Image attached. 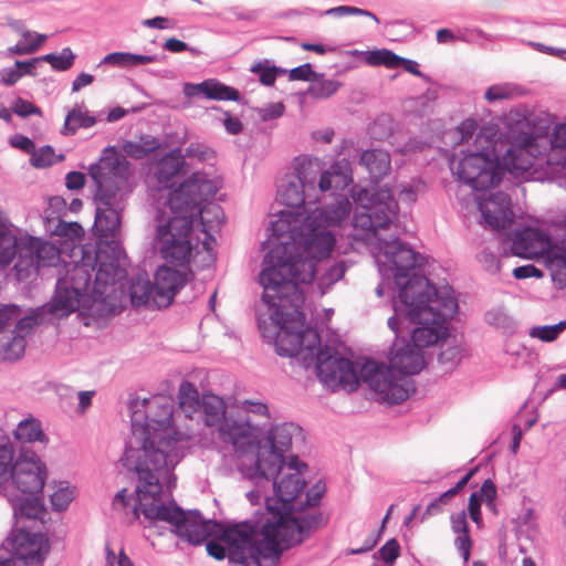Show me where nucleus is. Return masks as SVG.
<instances>
[{
  "mask_svg": "<svg viewBox=\"0 0 566 566\" xmlns=\"http://www.w3.org/2000/svg\"><path fill=\"white\" fill-rule=\"evenodd\" d=\"M165 57V55L158 54L146 55L130 52H112L103 57L98 66L108 64L117 67H132L147 63L163 62Z\"/></svg>",
  "mask_w": 566,
  "mask_h": 566,
  "instance_id": "34",
  "label": "nucleus"
},
{
  "mask_svg": "<svg viewBox=\"0 0 566 566\" xmlns=\"http://www.w3.org/2000/svg\"><path fill=\"white\" fill-rule=\"evenodd\" d=\"M20 244L22 252L14 264L19 279L28 277L32 271L39 272L41 268L53 265L59 259L55 245L40 238L24 235Z\"/></svg>",
  "mask_w": 566,
  "mask_h": 566,
  "instance_id": "17",
  "label": "nucleus"
},
{
  "mask_svg": "<svg viewBox=\"0 0 566 566\" xmlns=\"http://www.w3.org/2000/svg\"><path fill=\"white\" fill-rule=\"evenodd\" d=\"M304 441L303 429L294 422L272 426L264 439L258 441L255 461L243 473L259 484L260 480L273 479L284 468L285 453L293 440Z\"/></svg>",
  "mask_w": 566,
  "mask_h": 566,
  "instance_id": "11",
  "label": "nucleus"
},
{
  "mask_svg": "<svg viewBox=\"0 0 566 566\" xmlns=\"http://www.w3.org/2000/svg\"><path fill=\"white\" fill-rule=\"evenodd\" d=\"M548 241L547 233L534 227L516 228L512 241V253L520 258H530L536 253L538 245Z\"/></svg>",
  "mask_w": 566,
  "mask_h": 566,
  "instance_id": "26",
  "label": "nucleus"
},
{
  "mask_svg": "<svg viewBox=\"0 0 566 566\" xmlns=\"http://www.w3.org/2000/svg\"><path fill=\"white\" fill-rule=\"evenodd\" d=\"M322 77L312 81L305 94L315 99H324L333 96L342 86V83L336 80L325 78L324 73Z\"/></svg>",
  "mask_w": 566,
  "mask_h": 566,
  "instance_id": "47",
  "label": "nucleus"
},
{
  "mask_svg": "<svg viewBox=\"0 0 566 566\" xmlns=\"http://www.w3.org/2000/svg\"><path fill=\"white\" fill-rule=\"evenodd\" d=\"M353 197L356 202L353 222L357 229L376 234L379 229L388 228L398 216V202L387 188L360 189Z\"/></svg>",
  "mask_w": 566,
  "mask_h": 566,
  "instance_id": "12",
  "label": "nucleus"
},
{
  "mask_svg": "<svg viewBox=\"0 0 566 566\" xmlns=\"http://www.w3.org/2000/svg\"><path fill=\"white\" fill-rule=\"evenodd\" d=\"M566 329V321H560L553 325L534 326L530 331V336L542 342L555 340Z\"/></svg>",
  "mask_w": 566,
  "mask_h": 566,
  "instance_id": "55",
  "label": "nucleus"
},
{
  "mask_svg": "<svg viewBox=\"0 0 566 566\" xmlns=\"http://www.w3.org/2000/svg\"><path fill=\"white\" fill-rule=\"evenodd\" d=\"M15 557L28 565H40L50 552V543L43 533L20 530L9 537Z\"/></svg>",
  "mask_w": 566,
  "mask_h": 566,
  "instance_id": "21",
  "label": "nucleus"
},
{
  "mask_svg": "<svg viewBox=\"0 0 566 566\" xmlns=\"http://www.w3.org/2000/svg\"><path fill=\"white\" fill-rule=\"evenodd\" d=\"M461 359V350L458 346H448L438 355V361L444 367V371L452 370Z\"/></svg>",
  "mask_w": 566,
  "mask_h": 566,
  "instance_id": "58",
  "label": "nucleus"
},
{
  "mask_svg": "<svg viewBox=\"0 0 566 566\" xmlns=\"http://www.w3.org/2000/svg\"><path fill=\"white\" fill-rule=\"evenodd\" d=\"M326 492V485L322 480H318L312 485L305 494L304 501H295L296 511H305L307 507H315L319 505L322 497Z\"/></svg>",
  "mask_w": 566,
  "mask_h": 566,
  "instance_id": "54",
  "label": "nucleus"
},
{
  "mask_svg": "<svg viewBox=\"0 0 566 566\" xmlns=\"http://www.w3.org/2000/svg\"><path fill=\"white\" fill-rule=\"evenodd\" d=\"M132 437L126 442L123 465L136 472L134 515L142 513L151 525L163 521L161 507H180L174 500L163 502L160 479L167 475L184 457L180 437L171 426L174 405L165 396L132 398L128 403Z\"/></svg>",
  "mask_w": 566,
  "mask_h": 566,
  "instance_id": "1",
  "label": "nucleus"
},
{
  "mask_svg": "<svg viewBox=\"0 0 566 566\" xmlns=\"http://www.w3.org/2000/svg\"><path fill=\"white\" fill-rule=\"evenodd\" d=\"M48 305L49 303L44 304L41 307H36L23 317L19 316L13 333L23 335L25 337V335H29L35 326L44 322V317L46 314L54 316L52 313L49 312Z\"/></svg>",
  "mask_w": 566,
  "mask_h": 566,
  "instance_id": "43",
  "label": "nucleus"
},
{
  "mask_svg": "<svg viewBox=\"0 0 566 566\" xmlns=\"http://www.w3.org/2000/svg\"><path fill=\"white\" fill-rule=\"evenodd\" d=\"M192 272L187 268L177 270L169 265H160L154 274L155 306L158 310L168 307L176 294L188 283Z\"/></svg>",
  "mask_w": 566,
  "mask_h": 566,
  "instance_id": "20",
  "label": "nucleus"
},
{
  "mask_svg": "<svg viewBox=\"0 0 566 566\" xmlns=\"http://www.w3.org/2000/svg\"><path fill=\"white\" fill-rule=\"evenodd\" d=\"M25 346L24 336L12 332L11 337L1 345L3 358L10 361L20 359L25 352Z\"/></svg>",
  "mask_w": 566,
  "mask_h": 566,
  "instance_id": "53",
  "label": "nucleus"
},
{
  "mask_svg": "<svg viewBox=\"0 0 566 566\" xmlns=\"http://www.w3.org/2000/svg\"><path fill=\"white\" fill-rule=\"evenodd\" d=\"M378 245L384 256V260L378 262V271L384 277H394L398 287L396 302H401L405 287L409 298L419 297L427 292L434 294L438 287L427 276L417 272L424 262L422 254L416 252L409 243L398 237L379 238Z\"/></svg>",
  "mask_w": 566,
  "mask_h": 566,
  "instance_id": "10",
  "label": "nucleus"
},
{
  "mask_svg": "<svg viewBox=\"0 0 566 566\" xmlns=\"http://www.w3.org/2000/svg\"><path fill=\"white\" fill-rule=\"evenodd\" d=\"M75 497V488L70 486L65 482H61L57 490L50 495L52 510L55 512H64Z\"/></svg>",
  "mask_w": 566,
  "mask_h": 566,
  "instance_id": "51",
  "label": "nucleus"
},
{
  "mask_svg": "<svg viewBox=\"0 0 566 566\" xmlns=\"http://www.w3.org/2000/svg\"><path fill=\"white\" fill-rule=\"evenodd\" d=\"M302 213L298 210H281L277 219L270 223V235L273 238L270 240L271 248L282 242L296 243L300 237H302L301 226Z\"/></svg>",
  "mask_w": 566,
  "mask_h": 566,
  "instance_id": "24",
  "label": "nucleus"
},
{
  "mask_svg": "<svg viewBox=\"0 0 566 566\" xmlns=\"http://www.w3.org/2000/svg\"><path fill=\"white\" fill-rule=\"evenodd\" d=\"M15 227L9 221L8 218L0 217V265H9L14 258L21 255L22 238L14 233Z\"/></svg>",
  "mask_w": 566,
  "mask_h": 566,
  "instance_id": "29",
  "label": "nucleus"
},
{
  "mask_svg": "<svg viewBox=\"0 0 566 566\" xmlns=\"http://www.w3.org/2000/svg\"><path fill=\"white\" fill-rule=\"evenodd\" d=\"M352 212V202L345 195H337L334 201L319 209V217L329 226H337Z\"/></svg>",
  "mask_w": 566,
  "mask_h": 566,
  "instance_id": "35",
  "label": "nucleus"
},
{
  "mask_svg": "<svg viewBox=\"0 0 566 566\" xmlns=\"http://www.w3.org/2000/svg\"><path fill=\"white\" fill-rule=\"evenodd\" d=\"M160 147L158 138L143 134L138 140H125L122 145L123 153L118 151L126 158V156L133 159H143L149 154L156 151ZM127 161V159H125Z\"/></svg>",
  "mask_w": 566,
  "mask_h": 566,
  "instance_id": "36",
  "label": "nucleus"
},
{
  "mask_svg": "<svg viewBox=\"0 0 566 566\" xmlns=\"http://www.w3.org/2000/svg\"><path fill=\"white\" fill-rule=\"evenodd\" d=\"M335 235L319 228L302 231V237L293 242H282L270 248L262 260L259 283L266 296L275 289L310 284L315 280L317 262L327 258L335 245Z\"/></svg>",
  "mask_w": 566,
  "mask_h": 566,
  "instance_id": "6",
  "label": "nucleus"
},
{
  "mask_svg": "<svg viewBox=\"0 0 566 566\" xmlns=\"http://www.w3.org/2000/svg\"><path fill=\"white\" fill-rule=\"evenodd\" d=\"M458 41L464 43H478L482 40H488L486 33L479 28H462L457 30Z\"/></svg>",
  "mask_w": 566,
  "mask_h": 566,
  "instance_id": "61",
  "label": "nucleus"
},
{
  "mask_svg": "<svg viewBox=\"0 0 566 566\" xmlns=\"http://www.w3.org/2000/svg\"><path fill=\"white\" fill-rule=\"evenodd\" d=\"M360 366L349 358L342 360L335 376V386H342L347 391H355L359 386Z\"/></svg>",
  "mask_w": 566,
  "mask_h": 566,
  "instance_id": "41",
  "label": "nucleus"
},
{
  "mask_svg": "<svg viewBox=\"0 0 566 566\" xmlns=\"http://www.w3.org/2000/svg\"><path fill=\"white\" fill-rule=\"evenodd\" d=\"M88 176L95 186V220L92 227L97 242L116 241L120 232L122 212L125 208L123 189L128 181V161L115 146L102 150L99 159L88 167Z\"/></svg>",
  "mask_w": 566,
  "mask_h": 566,
  "instance_id": "7",
  "label": "nucleus"
},
{
  "mask_svg": "<svg viewBox=\"0 0 566 566\" xmlns=\"http://www.w3.org/2000/svg\"><path fill=\"white\" fill-rule=\"evenodd\" d=\"M497 136L492 127L482 128L476 135L475 149L463 154L451 169L458 180L472 190L484 191L500 184L510 172L516 177L528 171L537 157L543 155L537 136L517 134L512 142Z\"/></svg>",
  "mask_w": 566,
  "mask_h": 566,
  "instance_id": "4",
  "label": "nucleus"
},
{
  "mask_svg": "<svg viewBox=\"0 0 566 566\" xmlns=\"http://www.w3.org/2000/svg\"><path fill=\"white\" fill-rule=\"evenodd\" d=\"M346 357L340 356L337 350L329 346H325L316 353L315 368L317 377L326 386H335V376L340 368L342 360Z\"/></svg>",
  "mask_w": 566,
  "mask_h": 566,
  "instance_id": "32",
  "label": "nucleus"
},
{
  "mask_svg": "<svg viewBox=\"0 0 566 566\" xmlns=\"http://www.w3.org/2000/svg\"><path fill=\"white\" fill-rule=\"evenodd\" d=\"M294 171L295 174L292 176L307 193L315 190L317 176H321V170L316 163L308 158L297 157Z\"/></svg>",
  "mask_w": 566,
  "mask_h": 566,
  "instance_id": "37",
  "label": "nucleus"
},
{
  "mask_svg": "<svg viewBox=\"0 0 566 566\" xmlns=\"http://www.w3.org/2000/svg\"><path fill=\"white\" fill-rule=\"evenodd\" d=\"M218 428L220 434L235 449L245 450L254 444L255 437L251 433V424L247 419H235L228 415Z\"/></svg>",
  "mask_w": 566,
  "mask_h": 566,
  "instance_id": "25",
  "label": "nucleus"
},
{
  "mask_svg": "<svg viewBox=\"0 0 566 566\" xmlns=\"http://www.w3.org/2000/svg\"><path fill=\"white\" fill-rule=\"evenodd\" d=\"M123 276L118 242H96L93 259L84 250L82 262L73 264L64 275L59 276L48 305L49 312L56 318H64L80 307H91L96 302L106 307L118 306L124 297L119 283Z\"/></svg>",
  "mask_w": 566,
  "mask_h": 566,
  "instance_id": "3",
  "label": "nucleus"
},
{
  "mask_svg": "<svg viewBox=\"0 0 566 566\" xmlns=\"http://www.w3.org/2000/svg\"><path fill=\"white\" fill-rule=\"evenodd\" d=\"M217 191V185L201 172H193L169 191L167 203L171 216L159 222L155 238V247L167 263L186 266L190 262L195 248L190 237L196 218L199 217L201 232L208 233L209 219L205 213L213 212L216 218L221 214V206L212 202Z\"/></svg>",
  "mask_w": 566,
  "mask_h": 566,
  "instance_id": "5",
  "label": "nucleus"
},
{
  "mask_svg": "<svg viewBox=\"0 0 566 566\" xmlns=\"http://www.w3.org/2000/svg\"><path fill=\"white\" fill-rule=\"evenodd\" d=\"M277 517L284 522V528L290 536V542L295 546L302 544L313 532L328 523V515L323 512L307 513L305 511H296V509L279 512Z\"/></svg>",
  "mask_w": 566,
  "mask_h": 566,
  "instance_id": "19",
  "label": "nucleus"
},
{
  "mask_svg": "<svg viewBox=\"0 0 566 566\" xmlns=\"http://www.w3.org/2000/svg\"><path fill=\"white\" fill-rule=\"evenodd\" d=\"M13 433L14 438L21 443L38 441L46 444L49 441L46 434L43 432L41 421L33 417L21 420Z\"/></svg>",
  "mask_w": 566,
  "mask_h": 566,
  "instance_id": "38",
  "label": "nucleus"
},
{
  "mask_svg": "<svg viewBox=\"0 0 566 566\" xmlns=\"http://www.w3.org/2000/svg\"><path fill=\"white\" fill-rule=\"evenodd\" d=\"M511 95H512V90L510 88L509 85L496 84V85L490 86L486 90L484 96H485V99H488L489 102L492 103V102L510 98Z\"/></svg>",
  "mask_w": 566,
  "mask_h": 566,
  "instance_id": "64",
  "label": "nucleus"
},
{
  "mask_svg": "<svg viewBox=\"0 0 566 566\" xmlns=\"http://www.w3.org/2000/svg\"><path fill=\"white\" fill-rule=\"evenodd\" d=\"M459 305L451 286L437 289L434 294L427 292L421 296L409 298L406 287L402 290L401 302H395L392 316L400 318V325H417L406 334L422 350L438 345L449 336L447 322L458 313Z\"/></svg>",
  "mask_w": 566,
  "mask_h": 566,
  "instance_id": "8",
  "label": "nucleus"
},
{
  "mask_svg": "<svg viewBox=\"0 0 566 566\" xmlns=\"http://www.w3.org/2000/svg\"><path fill=\"white\" fill-rule=\"evenodd\" d=\"M250 72L259 76V81L264 86H273L276 77L285 74L287 70L271 64L270 60H261L250 67Z\"/></svg>",
  "mask_w": 566,
  "mask_h": 566,
  "instance_id": "48",
  "label": "nucleus"
},
{
  "mask_svg": "<svg viewBox=\"0 0 566 566\" xmlns=\"http://www.w3.org/2000/svg\"><path fill=\"white\" fill-rule=\"evenodd\" d=\"M350 182H353L350 164L346 159H342L335 161L329 169L321 172L318 188L321 192L332 188L344 190Z\"/></svg>",
  "mask_w": 566,
  "mask_h": 566,
  "instance_id": "30",
  "label": "nucleus"
},
{
  "mask_svg": "<svg viewBox=\"0 0 566 566\" xmlns=\"http://www.w3.org/2000/svg\"><path fill=\"white\" fill-rule=\"evenodd\" d=\"M360 52L354 50L352 55H357ZM365 55V62L371 66H386L387 69H397L398 55L388 49H377L361 52Z\"/></svg>",
  "mask_w": 566,
  "mask_h": 566,
  "instance_id": "45",
  "label": "nucleus"
},
{
  "mask_svg": "<svg viewBox=\"0 0 566 566\" xmlns=\"http://www.w3.org/2000/svg\"><path fill=\"white\" fill-rule=\"evenodd\" d=\"M359 165L364 167L374 184L381 181L391 170V159L384 149H366L359 157Z\"/></svg>",
  "mask_w": 566,
  "mask_h": 566,
  "instance_id": "28",
  "label": "nucleus"
},
{
  "mask_svg": "<svg viewBox=\"0 0 566 566\" xmlns=\"http://www.w3.org/2000/svg\"><path fill=\"white\" fill-rule=\"evenodd\" d=\"M379 395V398L388 405H399L407 400L415 387L412 381L397 377L390 364L376 361L371 358L365 360L360 366L359 381Z\"/></svg>",
  "mask_w": 566,
  "mask_h": 566,
  "instance_id": "13",
  "label": "nucleus"
},
{
  "mask_svg": "<svg viewBox=\"0 0 566 566\" xmlns=\"http://www.w3.org/2000/svg\"><path fill=\"white\" fill-rule=\"evenodd\" d=\"M83 105L76 104L67 114L61 134L64 136H73L78 128H91L97 123L95 116L87 112H82Z\"/></svg>",
  "mask_w": 566,
  "mask_h": 566,
  "instance_id": "40",
  "label": "nucleus"
},
{
  "mask_svg": "<svg viewBox=\"0 0 566 566\" xmlns=\"http://www.w3.org/2000/svg\"><path fill=\"white\" fill-rule=\"evenodd\" d=\"M46 479L45 463L35 451L23 446L9 474L11 484L19 494H42Z\"/></svg>",
  "mask_w": 566,
  "mask_h": 566,
  "instance_id": "15",
  "label": "nucleus"
},
{
  "mask_svg": "<svg viewBox=\"0 0 566 566\" xmlns=\"http://www.w3.org/2000/svg\"><path fill=\"white\" fill-rule=\"evenodd\" d=\"M50 214L45 217L46 220V230L50 231L52 234L64 238L66 240H74V239H82L84 235V230L82 226L76 221H64L62 216H56L57 223L54 227V229H50L51 220Z\"/></svg>",
  "mask_w": 566,
  "mask_h": 566,
  "instance_id": "44",
  "label": "nucleus"
},
{
  "mask_svg": "<svg viewBox=\"0 0 566 566\" xmlns=\"http://www.w3.org/2000/svg\"><path fill=\"white\" fill-rule=\"evenodd\" d=\"M277 476L265 480L272 481L274 492L273 496L265 499V509L269 515L276 517L279 512L295 509V501L306 485V481L297 473H286L281 480Z\"/></svg>",
  "mask_w": 566,
  "mask_h": 566,
  "instance_id": "18",
  "label": "nucleus"
},
{
  "mask_svg": "<svg viewBox=\"0 0 566 566\" xmlns=\"http://www.w3.org/2000/svg\"><path fill=\"white\" fill-rule=\"evenodd\" d=\"M118 248L120 250V266L124 270V276L119 280V283L123 285L124 297L120 298L118 306L107 307L108 311L114 314L120 312L128 301L134 307L145 306L147 308L158 310L157 306H155L154 282L149 280L145 271L136 273L135 276L128 280V259L123 245L118 243Z\"/></svg>",
  "mask_w": 566,
  "mask_h": 566,
  "instance_id": "16",
  "label": "nucleus"
},
{
  "mask_svg": "<svg viewBox=\"0 0 566 566\" xmlns=\"http://www.w3.org/2000/svg\"><path fill=\"white\" fill-rule=\"evenodd\" d=\"M478 261L482 264L483 269L491 274H495L501 270V262L497 253L492 251L489 247L484 248L478 254Z\"/></svg>",
  "mask_w": 566,
  "mask_h": 566,
  "instance_id": "60",
  "label": "nucleus"
},
{
  "mask_svg": "<svg viewBox=\"0 0 566 566\" xmlns=\"http://www.w3.org/2000/svg\"><path fill=\"white\" fill-rule=\"evenodd\" d=\"M286 73L289 74L290 81L312 82L313 80L322 77L321 73H317L313 70L311 63L301 64L289 70Z\"/></svg>",
  "mask_w": 566,
  "mask_h": 566,
  "instance_id": "59",
  "label": "nucleus"
},
{
  "mask_svg": "<svg viewBox=\"0 0 566 566\" xmlns=\"http://www.w3.org/2000/svg\"><path fill=\"white\" fill-rule=\"evenodd\" d=\"M480 210L483 220L493 230L505 229L512 222L511 197L503 191L491 193L485 205L480 203Z\"/></svg>",
  "mask_w": 566,
  "mask_h": 566,
  "instance_id": "23",
  "label": "nucleus"
},
{
  "mask_svg": "<svg viewBox=\"0 0 566 566\" xmlns=\"http://www.w3.org/2000/svg\"><path fill=\"white\" fill-rule=\"evenodd\" d=\"M399 555V542L396 538H390L373 554V558L375 562H384L385 566H394Z\"/></svg>",
  "mask_w": 566,
  "mask_h": 566,
  "instance_id": "56",
  "label": "nucleus"
},
{
  "mask_svg": "<svg viewBox=\"0 0 566 566\" xmlns=\"http://www.w3.org/2000/svg\"><path fill=\"white\" fill-rule=\"evenodd\" d=\"M179 405L186 412H196L200 410L201 400L197 387L188 381L182 380L178 391Z\"/></svg>",
  "mask_w": 566,
  "mask_h": 566,
  "instance_id": "46",
  "label": "nucleus"
},
{
  "mask_svg": "<svg viewBox=\"0 0 566 566\" xmlns=\"http://www.w3.org/2000/svg\"><path fill=\"white\" fill-rule=\"evenodd\" d=\"M200 411L207 427H219L224 417L228 416L223 400L216 395H205L202 397Z\"/></svg>",
  "mask_w": 566,
  "mask_h": 566,
  "instance_id": "39",
  "label": "nucleus"
},
{
  "mask_svg": "<svg viewBox=\"0 0 566 566\" xmlns=\"http://www.w3.org/2000/svg\"><path fill=\"white\" fill-rule=\"evenodd\" d=\"M159 514L179 538L193 546L206 542L209 556L228 558L232 566H262V559L279 560L283 549L295 546L284 522L273 515L237 522L205 518L199 510L186 512L182 507H161Z\"/></svg>",
  "mask_w": 566,
  "mask_h": 566,
  "instance_id": "2",
  "label": "nucleus"
},
{
  "mask_svg": "<svg viewBox=\"0 0 566 566\" xmlns=\"http://www.w3.org/2000/svg\"><path fill=\"white\" fill-rule=\"evenodd\" d=\"M263 289L262 301L272 308L271 319L275 327L273 343L275 353L281 357H294L302 353L300 327L305 324L303 311L305 297L302 287L287 284L271 291L269 296Z\"/></svg>",
  "mask_w": 566,
  "mask_h": 566,
  "instance_id": "9",
  "label": "nucleus"
},
{
  "mask_svg": "<svg viewBox=\"0 0 566 566\" xmlns=\"http://www.w3.org/2000/svg\"><path fill=\"white\" fill-rule=\"evenodd\" d=\"M300 335H302V353L306 352V356H311L314 360L316 359V353L322 350L321 347V335L315 327H300Z\"/></svg>",
  "mask_w": 566,
  "mask_h": 566,
  "instance_id": "52",
  "label": "nucleus"
},
{
  "mask_svg": "<svg viewBox=\"0 0 566 566\" xmlns=\"http://www.w3.org/2000/svg\"><path fill=\"white\" fill-rule=\"evenodd\" d=\"M75 57L76 56L71 50V48L62 49V51L59 54L48 53L40 56L42 62L49 63L52 66V69L56 72H65L70 70L74 64Z\"/></svg>",
  "mask_w": 566,
  "mask_h": 566,
  "instance_id": "50",
  "label": "nucleus"
},
{
  "mask_svg": "<svg viewBox=\"0 0 566 566\" xmlns=\"http://www.w3.org/2000/svg\"><path fill=\"white\" fill-rule=\"evenodd\" d=\"M186 165L185 157L180 148H175L166 154L158 163L155 177L157 182L164 189H170L174 186V179L184 169Z\"/></svg>",
  "mask_w": 566,
  "mask_h": 566,
  "instance_id": "31",
  "label": "nucleus"
},
{
  "mask_svg": "<svg viewBox=\"0 0 566 566\" xmlns=\"http://www.w3.org/2000/svg\"><path fill=\"white\" fill-rule=\"evenodd\" d=\"M14 450L8 439L0 443V492L7 490L6 484L9 483V474L14 465Z\"/></svg>",
  "mask_w": 566,
  "mask_h": 566,
  "instance_id": "49",
  "label": "nucleus"
},
{
  "mask_svg": "<svg viewBox=\"0 0 566 566\" xmlns=\"http://www.w3.org/2000/svg\"><path fill=\"white\" fill-rule=\"evenodd\" d=\"M13 516L17 521L22 518L42 520L45 514L44 496L42 494H12L8 496Z\"/></svg>",
  "mask_w": 566,
  "mask_h": 566,
  "instance_id": "27",
  "label": "nucleus"
},
{
  "mask_svg": "<svg viewBox=\"0 0 566 566\" xmlns=\"http://www.w3.org/2000/svg\"><path fill=\"white\" fill-rule=\"evenodd\" d=\"M388 327L395 334V340L389 349V364L397 377L418 375L424 367L423 350L403 335V328L400 326V318L390 316Z\"/></svg>",
  "mask_w": 566,
  "mask_h": 566,
  "instance_id": "14",
  "label": "nucleus"
},
{
  "mask_svg": "<svg viewBox=\"0 0 566 566\" xmlns=\"http://www.w3.org/2000/svg\"><path fill=\"white\" fill-rule=\"evenodd\" d=\"M347 271V264L344 260L324 264L323 273L317 277V286L321 294H325L335 283L340 281Z\"/></svg>",
  "mask_w": 566,
  "mask_h": 566,
  "instance_id": "42",
  "label": "nucleus"
},
{
  "mask_svg": "<svg viewBox=\"0 0 566 566\" xmlns=\"http://www.w3.org/2000/svg\"><path fill=\"white\" fill-rule=\"evenodd\" d=\"M12 111L21 118H27L31 115H41L42 114V111L40 107H38L33 103H31L27 99H23L21 97H18L14 101V103L12 105Z\"/></svg>",
  "mask_w": 566,
  "mask_h": 566,
  "instance_id": "62",
  "label": "nucleus"
},
{
  "mask_svg": "<svg viewBox=\"0 0 566 566\" xmlns=\"http://www.w3.org/2000/svg\"><path fill=\"white\" fill-rule=\"evenodd\" d=\"M21 310L18 305L6 304L0 307V332L3 331L11 322L18 319Z\"/></svg>",
  "mask_w": 566,
  "mask_h": 566,
  "instance_id": "63",
  "label": "nucleus"
},
{
  "mask_svg": "<svg viewBox=\"0 0 566 566\" xmlns=\"http://www.w3.org/2000/svg\"><path fill=\"white\" fill-rule=\"evenodd\" d=\"M315 201L297 182L293 176L285 178L277 187L276 200L279 203L294 209H301L306 200Z\"/></svg>",
  "mask_w": 566,
  "mask_h": 566,
  "instance_id": "33",
  "label": "nucleus"
},
{
  "mask_svg": "<svg viewBox=\"0 0 566 566\" xmlns=\"http://www.w3.org/2000/svg\"><path fill=\"white\" fill-rule=\"evenodd\" d=\"M54 156V148L50 145H45L40 147L39 150L34 148V153H32L30 161L35 168H45L55 163Z\"/></svg>",
  "mask_w": 566,
  "mask_h": 566,
  "instance_id": "57",
  "label": "nucleus"
},
{
  "mask_svg": "<svg viewBox=\"0 0 566 566\" xmlns=\"http://www.w3.org/2000/svg\"><path fill=\"white\" fill-rule=\"evenodd\" d=\"M182 92L188 98L203 97L210 101H232L241 105L247 104L245 98L235 87L217 78H207L200 83H185Z\"/></svg>",
  "mask_w": 566,
  "mask_h": 566,
  "instance_id": "22",
  "label": "nucleus"
}]
</instances>
